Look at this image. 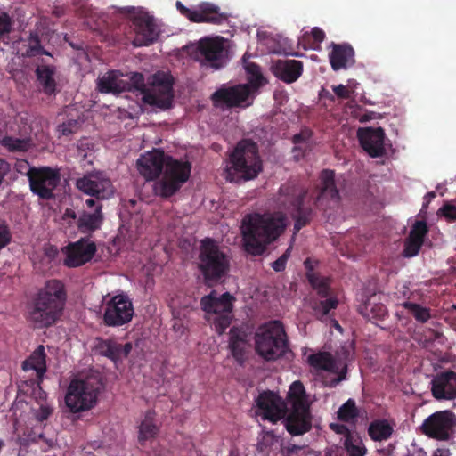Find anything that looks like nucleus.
<instances>
[{
	"label": "nucleus",
	"instance_id": "1",
	"mask_svg": "<svg viewBox=\"0 0 456 456\" xmlns=\"http://www.w3.org/2000/svg\"><path fill=\"white\" fill-rule=\"evenodd\" d=\"M28 49H26L21 53H17L9 64V70L12 77L17 82L27 81V55Z\"/></svg>",
	"mask_w": 456,
	"mask_h": 456
},
{
	"label": "nucleus",
	"instance_id": "2",
	"mask_svg": "<svg viewBox=\"0 0 456 456\" xmlns=\"http://www.w3.org/2000/svg\"><path fill=\"white\" fill-rule=\"evenodd\" d=\"M2 145L13 152H25L28 150V140L12 136L4 137Z\"/></svg>",
	"mask_w": 456,
	"mask_h": 456
},
{
	"label": "nucleus",
	"instance_id": "3",
	"mask_svg": "<svg viewBox=\"0 0 456 456\" xmlns=\"http://www.w3.org/2000/svg\"><path fill=\"white\" fill-rule=\"evenodd\" d=\"M12 30V20L5 12H0V40L7 44Z\"/></svg>",
	"mask_w": 456,
	"mask_h": 456
},
{
	"label": "nucleus",
	"instance_id": "4",
	"mask_svg": "<svg viewBox=\"0 0 456 456\" xmlns=\"http://www.w3.org/2000/svg\"><path fill=\"white\" fill-rule=\"evenodd\" d=\"M11 240V234L6 225L0 224V249L4 248Z\"/></svg>",
	"mask_w": 456,
	"mask_h": 456
},
{
	"label": "nucleus",
	"instance_id": "5",
	"mask_svg": "<svg viewBox=\"0 0 456 456\" xmlns=\"http://www.w3.org/2000/svg\"><path fill=\"white\" fill-rule=\"evenodd\" d=\"M9 169H10L9 164L4 160L0 159V181L1 182L3 181V178L4 177V175L8 173Z\"/></svg>",
	"mask_w": 456,
	"mask_h": 456
},
{
	"label": "nucleus",
	"instance_id": "6",
	"mask_svg": "<svg viewBox=\"0 0 456 456\" xmlns=\"http://www.w3.org/2000/svg\"><path fill=\"white\" fill-rule=\"evenodd\" d=\"M22 369L24 370H28V359H26L23 361L22 362Z\"/></svg>",
	"mask_w": 456,
	"mask_h": 456
},
{
	"label": "nucleus",
	"instance_id": "7",
	"mask_svg": "<svg viewBox=\"0 0 456 456\" xmlns=\"http://www.w3.org/2000/svg\"><path fill=\"white\" fill-rule=\"evenodd\" d=\"M20 173H23L25 174L26 175H28V171H22V170H19Z\"/></svg>",
	"mask_w": 456,
	"mask_h": 456
}]
</instances>
